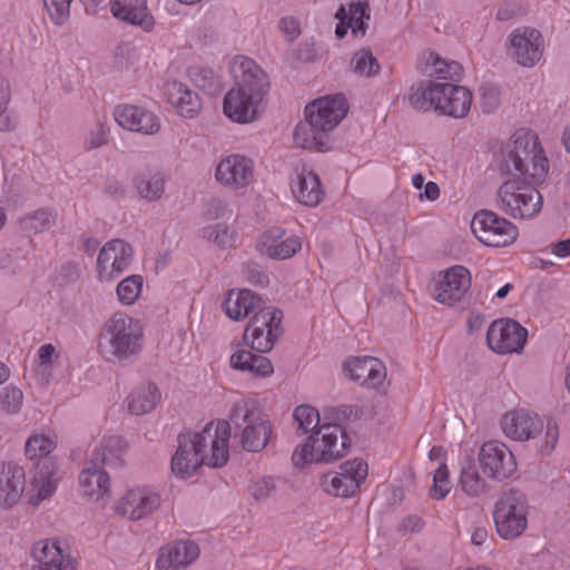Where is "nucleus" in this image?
Instances as JSON below:
<instances>
[{
  "label": "nucleus",
  "instance_id": "obj_1",
  "mask_svg": "<svg viewBox=\"0 0 570 570\" xmlns=\"http://www.w3.org/2000/svg\"><path fill=\"white\" fill-rule=\"evenodd\" d=\"M548 159L538 137L527 131H518L508 146L499 170L513 176L498 189V208L514 219H529L542 209V196L525 178L534 183L543 181L548 174Z\"/></svg>",
  "mask_w": 570,
  "mask_h": 570
},
{
  "label": "nucleus",
  "instance_id": "obj_2",
  "mask_svg": "<svg viewBox=\"0 0 570 570\" xmlns=\"http://www.w3.org/2000/svg\"><path fill=\"white\" fill-rule=\"evenodd\" d=\"M363 411L356 405L344 404L330 407L325 411V422L320 429L307 436L292 455L296 468H304L311 463H332L346 455L351 439L342 424L361 417Z\"/></svg>",
  "mask_w": 570,
  "mask_h": 570
},
{
  "label": "nucleus",
  "instance_id": "obj_3",
  "mask_svg": "<svg viewBox=\"0 0 570 570\" xmlns=\"http://www.w3.org/2000/svg\"><path fill=\"white\" fill-rule=\"evenodd\" d=\"M235 86L224 97V114L233 121L255 120L271 89L268 75L253 59L236 57L230 63Z\"/></svg>",
  "mask_w": 570,
  "mask_h": 570
},
{
  "label": "nucleus",
  "instance_id": "obj_4",
  "mask_svg": "<svg viewBox=\"0 0 570 570\" xmlns=\"http://www.w3.org/2000/svg\"><path fill=\"white\" fill-rule=\"evenodd\" d=\"M305 120L294 130L297 146L317 151L331 149L330 132L347 114V102L343 95L325 96L305 107Z\"/></svg>",
  "mask_w": 570,
  "mask_h": 570
},
{
  "label": "nucleus",
  "instance_id": "obj_5",
  "mask_svg": "<svg viewBox=\"0 0 570 570\" xmlns=\"http://www.w3.org/2000/svg\"><path fill=\"white\" fill-rule=\"evenodd\" d=\"M127 443L119 435L104 438L95 448L79 474L82 494L94 500L110 497V475L107 469L116 470L124 465Z\"/></svg>",
  "mask_w": 570,
  "mask_h": 570
},
{
  "label": "nucleus",
  "instance_id": "obj_6",
  "mask_svg": "<svg viewBox=\"0 0 570 570\" xmlns=\"http://www.w3.org/2000/svg\"><path fill=\"white\" fill-rule=\"evenodd\" d=\"M411 106L417 110L434 109L453 118H464L472 104L471 91L460 85L423 80L411 88Z\"/></svg>",
  "mask_w": 570,
  "mask_h": 570
},
{
  "label": "nucleus",
  "instance_id": "obj_7",
  "mask_svg": "<svg viewBox=\"0 0 570 570\" xmlns=\"http://www.w3.org/2000/svg\"><path fill=\"white\" fill-rule=\"evenodd\" d=\"M503 433L515 441H528L541 436L539 451L549 455L559 440V428L554 420L547 419L546 423L539 415L525 409L507 413L502 417Z\"/></svg>",
  "mask_w": 570,
  "mask_h": 570
},
{
  "label": "nucleus",
  "instance_id": "obj_8",
  "mask_svg": "<svg viewBox=\"0 0 570 570\" xmlns=\"http://www.w3.org/2000/svg\"><path fill=\"white\" fill-rule=\"evenodd\" d=\"M142 345V333L132 318L117 313L104 326L99 337V350L108 361L129 360Z\"/></svg>",
  "mask_w": 570,
  "mask_h": 570
},
{
  "label": "nucleus",
  "instance_id": "obj_9",
  "mask_svg": "<svg viewBox=\"0 0 570 570\" xmlns=\"http://www.w3.org/2000/svg\"><path fill=\"white\" fill-rule=\"evenodd\" d=\"M229 426L226 421L207 423L200 432L190 434L193 456L187 468H200L206 464L212 468L224 466L229 458Z\"/></svg>",
  "mask_w": 570,
  "mask_h": 570
},
{
  "label": "nucleus",
  "instance_id": "obj_10",
  "mask_svg": "<svg viewBox=\"0 0 570 570\" xmlns=\"http://www.w3.org/2000/svg\"><path fill=\"white\" fill-rule=\"evenodd\" d=\"M229 432L240 430V443L246 451L258 452L268 443L272 434L269 421L261 417V412L254 403L236 402L229 415Z\"/></svg>",
  "mask_w": 570,
  "mask_h": 570
},
{
  "label": "nucleus",
  "instance_id": "obj_11",
  "mask_svg": "<svg viewBox=\"0 0 570 570\" xmlns=\"http://www.w3.org/2000/svg\"><path fill=\"white\" fill-rule=\"evenodd\" d=\"M529 501L524 492L509 489L495 502L493 520L498 534L504 540L520 537L528 527Z\"/></svg>",
  "mask_w": 570,
  "mask_h": 570
},
{
  "label": "nucleus",
  "instance_id": "obj_12",
  "mask_svg": "<svg viewBox=\"0 0 570 570\" xmlns=\"http://www.w3.org/2000/svg\"><path fill=\"white\" fill-rule=\"evenodd\" d=\"M283 312L273 306H263L248 322L243 340L258 353L269 352L282 334Z\"/></svg>",
  "mask_w": 570,
  "mask_h": 570
},
{
  "label": "nucleus",
  "instance_id": "obj_13",
  "mask_svg": "<svg viewBox=\"0 0 570 570\" xmlns=\"http://www.w3.org/2000/svg\"><path fill=\"white\" fill-rule=\"evenodd\" d=\"M471 230L481 243L491 247L509 246L519 235V229L513 223L488 209L474 214Z\"/></svg>",
  "mask_w": 570,
  "mask_h": 570
},
{
  "label": "nucleus",
  "instance_id": "obj_14",
  "mask_svg": "<svg viewBox=\"0 0 570 570\" xmlns=\"http://www.w3.org/2000/svg\"><path fill=\"white\" fill-rule=\"evenodd\" d=\"M368 473L367 463L361 459L344 462L338 472L326 473L322 478L323 489L333 495L347 498L353 495Z\"/></svg>",
  "mask_w": 570,
  "mask_h": 570
},
{
  "label": "nucleus",
  "instance_id": "obj_15",
  "mask_svg": "<svg viewBox=\"0 0 570 570\" xmlns=\"http://www.w3.org/2000/svg\"><path fill=\"white\" fill-rule=\"evenodd\" d=\"M528 331L517 321L501 318L494 321L488 332L487 342L489 347L499 353H518L523 348Z\"/></svg>",
  "mask_w": 570,
  "mask_h": 570
},
{
  "label": "nucleus",
  "instance_id": "obj_16",
  "mask_svg": "<svg viewBox=\"0 0 570 570\" xmlns=\"http://www.w3.org/2000/svg\"><path fill=\"white\" fill-rule=\"evenodd\" d=\"M160 504L159 493L146 487H137L120 498L116 512L130 521H139L155 513Z\"/></svg>",
  "mask_w": 570,
  "mask_h": 570
},
{
  "label": "nucleus",
  "instance_id": "obj_17",
  "mask_svg": "<svg viewBox=\"0 0 570 570\" xmlns=\"http://www.w3.org/2000/svg\"><path fill=\"white\" fill-rule=\"evenodd\" d=\"M479 462L483 472L491 479L503 481L517 470L513 453L498 441L485 442L479 452Z\"/></svg>",
  "mask_w": 570,
  "mask_h": 570
},
{
  "label": "nucleus",
  "instance_id": "obj_18",
  "mask_svg": "<svg viewBox=\"0 0 570 570\" xmlns=\"http://www.w3.org/2000/svg\"><path fill=\"white\" fill-rule=\"evenodd\" d=\"M132 247L121 239H112L101 248L97 268L100 278L112 279L124 273L132 261Z\"/></svg>",
  "mask_w": 570,
  "mask_h": 570
},
{
  "label": "nucleus",
  "instance_id": "obj_19",
  "mask_svg": "<svg viewBox=\"0 0 570 570\" xmlns=\"http://www.w3.org/2000/svg\"><path fill=\"white\" fill-rule=\"evenodd\" d=\"M510 55L523 67H533L540 61L543 53V38L539 30L524 28L517 29L509 36Z\"/></svg>",
  "mask_w": 570,
  "mask_h": 570
},
{
  "label": "nucleus",
  "instance_id": "obj_20",
  "mask_svg": "<svg viewBox=\"0 0 570 570\" xmlns=\"http://www.w3.org/2000/svg\"><path fill=\"white\" fill-rule=\"evenodd\" d=\"M114 118L124 129L142 135H156L161 127L154 111L136 105H118L114 109Z\"/></svg>",
  "mask_w": 570,
  "mask_h": 570
},
{
  "label": "nucleus",
  "instance_id": "obj_21",
  "mask_svg": "<svg viewBox=\"0 0 570 570\" xmlns=\"http://www.w3.org/2000/svg\"><path fill=\"white\" fill-rule=\"evenodd\" d=\"M215 177L224 186L247 187L254 180V163L242 155H229L218 163Z\"/></svg>",
  "mask_w": 570,
  "mask_h": 570
},
{
  "label": "nucleus",
  "instance_id": "obj_22",
  "mask_svg": "<svg viewBox=\"0 0 570 570\" xmlns=\"http://www.w3.org/2000/svg\"><path fill=\"white\" fill-rule=\"evenodd\" d=\"M470 286V272L463 266H453L435 284L434 298L441 304L452 306L463 298Z\"/></svg>",
  "mask_w": 570,
  "mask_h": 570
},
{
  "label": "nucleus",
  "instance_id": "obj_23",
  "mask_svg": "<svg viewBox=\"0 0 570 570\" xmlns=\"http://www.w3.org/2000/svg\"><path fill=\"white\" fill-rule=\"evenodd\" d=\"M343 370L352 381L371 389H377L386 379L385 365L372 356L351 357Z\"/></svg>",
  "mask_w": 570,
  "mask_h": 570
},
{
  "label": "nucleus",
  "instance_id": "obj_24",
  "mask_svg": "<svg viewBox=\"0 0 570 570\" xmlns=\"http://www.w3.org/2000/svg\"><path fill=\"white\" fill-rule=\"evenodd\" d=\"M199 548L193 541H175L160 548L156 567L158 570H179L194 562Z\"/></svg>",
  "mask_w": 570,
  "mask_h": 570
},
{
  "label": "nucleus",
  "instance_id": "obj_25",
  "mask_svg": "<svg viewBox=\"0 0 570 570\" xmlns=\"http://www.w3.org/2000/svg\"><path fill=\"white\" fill-rule=\"evenodd\" d=\"M26 474L23 468L7 463L0 473V504L11 508L17 504L24 491Z\"/></svg>",
  "mask_w": 570,
  "mask_h": 570
},
{
  "label": "nucleus",
  "instance_id": "obj_26",
  "mask_svg": "<svg viewBox=\"0 0 570 570\" xmlns=\"http://www.w3.org/2000/svg\"><path fill=\"white\" fill-rule=\"evenodd\" d=\"M417 70L429 77L453 81H460L463 73V68L459 62L448 61L431 50H425L421 53Z\"/></svg>",
  "mask_w": 570,
  "mask_h": 570
},
{
  "label": "nucleus",
  "instance_id": "obj_27",
  "mask_svg": "<svg viewBox=\"0 0 570 570\" xmlns=\"http://www.w3.org/2000/svg\"><path fill=\"white\" fill-rule=\"evenodd\" d=\"M110 10L115 18L130 24L140 27L144 31H151L155 19L149 13L146 0H130L122 2L115 0L110 3Z\"/></svg>",
  "mask_w": 570,
  "mask_h": 570
},
{
  "label": "nucleus",
  "instance_id": "obj_28",
  "mask_svg": "<svg viewBox=\"0 0 570 570\" xmlns=\"http://www.w3.org/2000/svg\"><path fill=\"white\" fill-rule=\"evenodd\" d=\"M292 191L301 204L312 207L317 206L324 195L318 176L306 168L296 174V179L292 183Z\"/></svg>",
  "mask_w": 570,
  "mask_h": 570
},
{
  "label": "nucleus",
  "instance_id": "obj_29",
  "mask_svg": "<svg viewBox=\"0 0 570 570\" xmlns=\"http://www.w3.org/2000/svg\"><path fill=\"white\" fill-rule=\"evenodd\" d=\"M37 472L32 480L33 494L29 498V503L38 507L43 500L49 499L56 492V481L53 476L57 472V464L53 460L39 461Z\"/></svg>",
  "mask_w": 570,
  "mask_h": 570
},
{
  "label": "nucleus",
  "instance_id": "obj_30",
  "mask_svg": "<svg viewBox=\"0 0 570 570\" xmlns=\"http://www.w3.org/2000/svg\"><path fill=\"white\" fill-rule=\"evenodd\" d=\"M262 299L249 289H230L223 303V309L232 320L246 317L250 312L262 308Z\"/></svg>",
  "mask_w": 570,
  "mask_h": 570
},
{
  "label": "nucleus",
  "instance_id": "obj_31",
  "mask_svg": "<svg viewBox=\"0 0 570 570\" xmlns=\"http://www.w3.org/2000/svg\"><path fill=\"white\" fill-rule=\"evenodd\" d=\"M230 366L234 370L248 372L256 376L266 377L273 374L272 362L262 354H254L247 350H239L230 356Z\"/></svg>",
  "mask_w": 570,
  "mask_h": 570
},
{
  "label": "nucleus",
  "instance_id": "obj_32",
  "mask_svg": "<svg viewBox=\"0 0 570 570\" xmlns=\"http://www.w3.org/2000/svg\"><path fill=\"white\" fill-rule=\"evenodd\" d=\"M160 399V392L158 387L148 383L138 387L128 396V410L136 415H142L156 407L157 402Z\"/></svg>",
  "mask_w": 570,
  "mask_h": 570
},
{
  "label": "nucleus",
  "instance_id": "obj_33",
  "mask_svg": "<svg viewBox=\"0 0 570 570\" xmlns=\"http://www.w3.org/2000/svg\"><path fill=\"white\" fill-rule=\"evenodd\" d=\"M460 487L462 491L472 498L481 497L489 491V484L479 473L472 461L465 462L461 468Z\"/></svg>",
  "mask_w": 570,
  "mask_h": 570
},
{
  "label": "nucleus",
  "instance_id": "obj_34",
  "mask_svg": "<svg viewBox=\"0 0 570 570\" xmlns=\"http://www.w3.org/2000/svg\"><path fill=\"white\" fill-rule=\"evenodd\" d=\"M178 448L171 459V471L173 473L181 479L191 476L199 468H187L189 460L193 456V448L190 444V433H181L177 438Z\"/></svg>",
  "mask_w": 570,
  "mask_h": 570
},
{
  "label": "nucleus",
  "instance_id": "obj_35",
  "mask_svg": "<svg viewBox=\"0 0 570 570\" xmlns=\"http://www.w3.org/2000/svg\"><path fill=\"white\" fill-rule=\"evenodd\" d=\"M135 184L139 195L149 202L159 199L165 191V177L161 173L141 174Z\"/></svg>",
  "mask_w": 570,
  "mask_h": 570
},
{
  "label": "nucleus",
  "instance_id": "obj_36",
  "mask_svg": "<svg viewBox=\"0 0 570 570\" xmlns=\"http://www.w3.org/2000/svg\"><path fill=\"white\" fill-rule=\"evenodd\" d=\"M32 556L39 563H59L60 560H66L68 554H65L60 541L52 539L38 542L32 550Z\"/></svg>",
  "mask_w": 570,
  "mask_h": 570
},
{
  "label": "nucleus",
  "instance_id": "obj_37",
  "mask_svg": "<svg viewBox=\"0 0 570 570\" xmlns=\"http://www.w3.org/2000/svg\"><path fill=\"white\" fill-rule=\"evenodd\" d=\"M351 67L355 73L367 78L376 76L381 70L377 59L370 49L365 48L354 53Z\"/></svg>",
  "mask_w": 570,
  "mask_h": 570
},
{
  "label": "nucleus",
  "instance_id": "obj_38",
  "mask_svg": "<svg viewBox=\"0 0 570 570\" xmlns=\"http://www.w3.org/2000/svg\"><path fill=\"white\" fill-rule=\"evenodd\" d=\"M293 417L297 423V430L301 431L302 434L308 432L313 434L323 425L318 411L311 405H298L294 410Z\"/></svg>",
  "mask_w": 570,
  "mask_h": 570
},
{
  "label": "nucleus",
  "instance_id": "obj_39",
  "mask_svg": "<svg viewBox=\"0 0 570 570\" xmlns=\"http://www.w3.org/2000/svg\"><path fill=\"white\" fill-rule=\"evenodd\" d=\"M142 285L144 278L140 275H130L122 279L116 288L120 303L124 305H132L139 298Z\"/></svg>",
  "mask_w": 570,
  "mask_h": 570
},
{
  "label": "nucleus",
  "instance_id": "obj_40",
  "mask_svg": "<svg viewBox=\"0 0 570 570\" xmlns=\"http://www.w3.org/2000/svg\"><path fill=\"white\" fill-rule=\"evenodd\" d=\"M55 441L43 434L31 435L26 442V455L30 460H52L51 458H48V455L55 449Z\"/></svg>",
  "mask_w": 570,
  "mask_h": 570
},
{
  "label": "nucleus",
  "instance_id": "obj_41",
  "mask_svg": "<svg viewBox=\"0 0 570 570\" xmlns=\"http://www.w3.org/2000/svg\"><path fill=\"white\" fill-rule=\"evenodd\" d=\"M370 20V8L367 2H351L347 26L354 36H364Z\"/></svg>",
  "mask_w": 570,
  "mask_h": 570
},
{
  "label": "nucleus",
  "instance_id": "obj_42",
  "mask_svg": "<svg viewBox=\"0 0 570 570\" xmlns=\"http://www.w3.org/2000/svg\"><path fill=\"white\" fill-rule=\"evenodd\" d=\"M202 236L220 247H230L234 244V232L223 223L204 227L202 229Z\"/></svg>",
  "mask_w": 570,
  "mask_h": 570
},
{
  "label": "nucleus",
  "instance_id": "obj_43",
  "mask_svg": "<svg viewBox=\"0 0 570 570\" xmlns=\"http://www.w3.org/2000/svg\"><path fill=\"white\" fill-rule=\"evenodd\" d=\"M23 403L22 391L13 385L0 389V409L8 414L20 412Z\"/></svg>",
  "mask_w": 570,
  "mask_h": 570
},
{
  "label": "nucleus",
  "instance_id": "obj_44",
  "mask_svg": "<svg viewBox=\"0 0 570 570\" xmlns=\"http://www.w3.org/2000/svg\"><path fill=\"white\" fill-rule=\"evenodd\" d=\"M81 275V268L78 263L69 261L63 263L52 275L55 286L65 287L75 284Z\"/></svg>",
  "mask_w": 570,
  "mask_h": 570
},
{
  "label": "nucleus",
  "instance_id": "obj_45",
  "mask_svg": "<svg viewBox=\"0 0 570 570\" xmlns=\"http://www.w3.org/2000/svg\"><path fill=\"white\" fill-rule=\"evenodd\" d=\"M450 473L445 462H442L435 470L433 475V487L431 489V497L435 500L444 499L450 490Z\"/></svg>",
  "mask_w": 570,
  "mask_h": 570
},
{
  "label": "nucleus",
  "instance_id": "obj_46",
  "mask_svg": "<svg viewBox=\"0 0 570 570\" xmlns=\"http://www.w3.org/2000/svg\"><path fill=\"white\" fill-rule=\"evenodd\" d=\"M71 1L72 0H43L48 14L55 24L61 26L68 20Z\"/></svg>",
  "mask_w": 570,
  "mask_h": 570
},
{
  "label": "nucleus",
  "instance_id": "obj_47",
  "mask_svg": "<svg viewBox=\"0 0 570 570\" xmlns=\"http://www.w3.org/2000/svg\"><path fill=\"white\" fill-rule=\"evenodd\" d=\"M174 107L180 116L194 118L200 111L202 104L198 95L189 89Z\"/></svg>",
  "mask_w": 570,
  "mask_h": 570
},
{
  "label": "nucleus",
  "instance_id": "obj_48",
  "mask_svg": "<svg viewBox=\"0 0 570 570\" xmlns=\"http://www.w3.org/2000/svg\"><path fill=\"white\" fill-rule=\"evenodd\" d=\"M301 248L302 242L299 237L289 236L279 240L276 246H273V253L269 257L274 259H286L294 256Z\"/></svg>",
  "mask_w": 570,
  "mask_h": 570
},
{
  "label": "nucleus",
  "instance_id": "obj_49",
  "mask_svg": "<svg viewBox=\"0 0 570 570\" xmlns=\"http://www.w3.org/2000/svg\"><path fill=\"white\" fill-rule=\"evenodd\" d=\"M481 108L484 114L494 111L500 105V90L497 86L484 83L479 88Z\"/></svg>",
  "mask_w": 570,
  "mask_h": 570
},
{
  "label": "nucleus",
  "instance_id": "obj_50",
  "mask_svg": "<svg viewBox=\"0 0 570 570\" xmlns=\"http://www.w3.org/2000/svg\"><path fill=\"white\" fill-rule=\"evenodd\" d=\"M249 491L255 500L264 501L275 493V479L272 476L259 478L250 483Z\"/></svg>",
  "mask_w": 570,
  "mask_h": 570
},
{
  "label": "nucleus",
  "instance_id": "obj_51",
  "mask_svg": "<svg viewBox=\"0 0 570 570\" xmlns=\"http://www.w3.org/2000/svg\"><path fill=\"white\" fill-rule=\"evenodd\" d=\"M284 230L281 228H273L265 232L257 244L258 249L266 256H271L273 253V246H276L279 240L283 239Z\"/></svg>",
  "mask_w": 570,
  "mask_h": 570
},
{
  "label": "nucleus",
  "instance_id": "obj_52",
  "mask_svg": "<svg viewBox=\"0 0 570 570\" xmlns=\"http://www.w3.org/2000/svg\"><path fill=\"white\" fill-rule=\"evenodd\" d=\"M189 88L177 80L167 81L164 86V94L173 106H175L180 99H183V96L187 94Z\"/></svg>",
  "mask_w": 570,
  "mask_h": 570
},
{
  "label": "nucleus",
  "instance_id": "obj_53",
  "mask_svg": "<svg viewBox=\"0 0 570 570\" xmlns=\"http://www.w3.org/2000/svg\"><path fill=\"white\" fill-rule=\"evenodd\" d=\"M108 141V130L99 125L95 130H91L86 138L85 148L87 150H94L106 145Z\"/></svg>",
  "mask_w": 570,
  "mask_h": 570
},
{
  "label": "nucleus",
  "instance_id": "obj_54",
  "mask_svg": "<svg viewBox=\"0 0 570 570\" xmlns=\"http://www.w3.org/2000/svg\"><path fill=\"white\" fill-rule=\"evenodd\" d=\"M278 27L288 41H294L301 35L299 23L293 17L282 18Z\"/></svg>",
  "mask_w": 570,
  "mask_h": 570
},
{
  "label": "nucleus",
  "instance_id": "obj_55",
  "mask_svg": "<svg viewBox=\"0 0 570 570\" xmlns=\"http://www.w3.org/2000/svg\"><path fill=\"white\" fill-rule=\"evenodd\" d=\"M424 528V521L419 515L405 517L397 527L402 534L416 533Z\"/></svg>",
  "mask_w": 570,
  "mask_h": 570
},
{
  "label": "nucleus",
  "instance_id": "obj_56",
  "mask_svg": "<svg viewBox=\"0 0 570 570\" xmlns=\"http://www.w3.org/2000/svg\"><path fill=\"white\" fill-rule=\"evenodd\" d=\"M32 570H76L75 560L67 556L66 560H60L59 563H39Z\"/></svg>",
  "mask_w": 570,
  "mask_h": 570
},
{
  "label": "nucleus",
  "instance_id": "obj_57",
  "mask_svg": "<svg viewBox=\"0 0 570 570\" xmlns=\"http://www.w3.org/2000/svg\"><path fill=\"white\" fill-rule=\"evenodd\" d=\"M56 348L52 344H45L40 346L38 351V357H39V365L47 367L50 365L53 361V357H56Z\"/></svg>",
  "mask_w": 570,
  "mask_h": 570
},
{
  "label": "nucleus",
  "instance_id": "obj_58",
  "mask_svg": "<svg viewBox=\"0 0 570 570\" xmlns=\"http://www.w3.org/2000/svg\"><path fill=\"white\" fill-rule=\"evenodd\" d=\"M33 229H43L51 223V214L47 210H37L30 218Z\"/></svg>",
  "mask_w": 570,
  "mask_h": 570
},
{
  "label": "nucleus",
  "instance_id": "obj_59",
  "mask_svg": "<svg viewBox=\"0 0 570 570\" xmlns=\"http://www.w3.org/2000/svg\"><path fill=\"white\" fill-rule=\"evenodd\" d=\"M552 253L559 257L570 256V238L556 243L552 246Z\"/></svg>",
  "mask_w": 570,
  "mask_h": 570
},
{
  "label": "nucleus",
  "instance_id": "obj_60",
  "mask_svg": "<svg viewBox=\"0 0 570 570\" xmlns=\"http://www.w3.org/2000/svg\"><path fill=\"white\" fill-rule=\"evenodd\" d=\"M425 197L426 199L429 200H435L439 198L440 196V187L434 181H429L428 184H425L424 186V194L421 195V197Z\"/></svg>",
  "mask_w": 570,
  "mask_h": 570
},
{
  "label": "nucleus",
  "instance_id": "obj_61",
  "mask_svg": "<svg viewBox=\"0 0 570 570\" xmlns=\"http://www.w3.org/2000/svg\"><path fill=\"white\" fill-rule=\"evenodd\" d=\"M488 535L485 528H475L471 535V542L474 546H482L487 541Z\"/></svg>",
  "mask_w": 570,
  "mask_h": 570
},
{
  "label": "nucleus",
  "instance_id": "obj_62",
  "mask_svg": "<svg viewBox=\"0 0 570 570\" xmlns=\"http://www.w3.org/2000/svg\"><path fill=\"white\" fill-rule=\"evenodd\" d=\"M10 99L9 83L6 79L0 78V108L7 106Z\"/></svg>",
  "mask_w": 570,
  "mask_h": 570
},
{
  "label": "nucleus",
  "instance_id": "obj_63",
  "mask_svg": "<svg viewBox=\"0 0 570 570\" xmlns=\"http://www.w3.org/2000/svg\"><path fill=\"white\" fill-rule=\"evenodd\" d=\"M13 127L9 115L6 112V106L0 108V131L10 130Z\"/></svg>",
  "mask_w": 570,
  "mask_h": 570
},
{
  "label": "nucleus",
  "instance_id": "obj_64",
  "mask_svg": "<svg viewBox=\"0 0 570 570\" xmlns=\"http://www.w3.org/2000/svg\"><path fill=\"white\" fill-rule=\"evenodd\" d=\"M98 245V240L92 237H88L83 240V249L88 254H92L94 252H96Z\"/></svg>",
  "mask_w": 570,
  "mask_h": 570
}]
</instances>
